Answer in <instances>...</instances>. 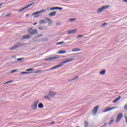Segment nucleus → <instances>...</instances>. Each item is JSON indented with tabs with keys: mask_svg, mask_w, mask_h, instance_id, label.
I'll use <instances>...</instances> for the list:
<instances>
[{
	"mask_svg": "<svg viewBox=\"0 0 127 127\" xmlns=\"http://www.w3.org/2000/svg\"><path fill=\"white\" fill-rule=\"evenodd\" d=\"M28 32L30 35H33L34 34H38V32L36 29H33L31 28H29L28 29Z\"/></svg>",
	"mask_w": 127,
	"mask_h": 127,
	"instance_id": "nucleus-1",
	"label": "nucleus"
},
{
	"mask_svg": "<svg viewBox=\"0 0 127 127\" xmlns=\"http://www.w3.org/2000/svg\"><path fill=\"white\" fill-rule=\"evenodd\" d=\"M23 44L21 43V42H19L16 44H15L13 47H11L10 48V50H14V49H16L18 47H19L20 46H22Z\"/></svg>",
	"mask_w": 127,
	"mask_h": 127,
	"instance_id": "nucleus-2",
	"label": "nucleus"
},
{
	"mask_svg": "<svg viewBox=\"0 0 127 127\" xmlns=\"http://www.w3.org/2000/svg\"><path fill=\"white\" fill-rule=\"evenodd\" d=\"M123 117H124V114L123 113H119L118 115H117V117H116V123H119L122 119H123Z\"/></svg>",
	"mask_w": 127,
	"mask_h": 127,
	"instance_id": "nucleus-3",
	"label": "nucleus"
},
{
	"mask_svg": "<svg viewBox=\"0 0 127 127\" xmlns=\"http://www.w3.org/2000/svg\"><path fill=\"white\" fill-rule=\"evenodd\" d=\"M108 7H110V5H105L99 8L97 10V13H100V12H102V11H103L104 9H106V8H108Z\"/></svg>",
	"mask_w": 127,
	"mask_h": 127,
	"instance_id": "nucleus-4",
	"label": "nucleus"
},
{
	"mask_svg": "<svg viewBox=\"0 0 127 127\" xmlns=\"http://www.w3.org/2000/svg\"><path fill=\"white\" fill-rule=\"evenodd\" d=\"M34 3H35V2H32L29 4H28L27 6H26L25 7L22 8V9H20L18 11V12H21V11L24 10V9H26V8H28V7H30V6H31V5H33V4H34Z\"/></svg>",
	"mask_w": 127,
	"mask_h": 127,
	"instance_id": "nucleus-5",
	"label": "nucleus"
},
{
	"mask_svg": "<svg viewBox=\"0 0 127 127\" xmlns=\"http://www.w3.org/2000/svg\"><path fill=\"white\" fill-rule=\"evenodd\" d=\"M59 56H56L55 57H51L45 59V61H50L51 60H54L55 59H58Z\"/></svg>",
	"mask_w": 127,
	"mask_h": 127,
	"instance_id": "nucleus-6",
	"label": "nucleus"
},
{
	"mask_svg": "<svg viewBox=\"0 0 127 127\" xmlns=\"http://www.w3.org/2000/svg\"><path fill=\"white\" fill-rule=\"evenodd\" d=\"M98 110H99V106H96L93 110L92 112V114L93 116H96L97 112H98Z\"/></svg>",
	"mask_w": 127,
	"mask_h": 127,
	"instance_id": "nucleus-7",
	"label": "nucleus"
},
{
	"mask_svg": "<svg viewBox=\"0 0 127 127\" xmlns=\"http://www.w3.org/2000/svg\"><path fill=\"white\" fill-rule=\"evenodd\" d=\"M114 109H117V107H112L111 108H110V107H108L105 108L103 110V113H106L107 112H110V111H112V110H114Z\"/></svg>",
	"mask_w": 127,
	"mask_h": 127,
	"instance_id": "nucleus-8",
	"label": "nucleus"
},
{
	"mask_svg": "<svg viewBox=\"0 0 127 127\" xmlns=\"http://www.w3.org/2000/svg\"><path fill=\"white\" fill-rule=\"evenodd\" d=\"M39 103V101H37L35 102L34 104H33L31 106V108L33 110H36V108H37V105H38V103Z\"/></svg>",
	"mask_w": 127,
	"mask_h": 127,
	"instance_id": "nucleus-9",
	"label": "nucleus"
},
{
	"mask_svg": "<svg viewBox=\"0 0 127 127\" xmlns=\"http://www.w3.org/2000/svg\"><path fill=\"white\" fill-rule=\"evenodd\" d=\"M73 61V59H67L65 61H64L63 62H62V63H61V64H62V66H63L64 64H65V63H69V62H71Z\"/></svg>",
	"mask_w": 127,
	"mask_h": 127,
	"instance_id": "nucleus-10",
	"label": "nucleus"
},
{
	"mask_svg": "<svg viewBox=\"0 0 127 127\" xmlns=\"http://www.w3.org/2000/svg\"><path fill=\"white\" fill-rule=\"evenodd\" d=\"M29 37H30V35H27L23 36L22 37L20 38V39L22 41L24 39H28Z\"/></svg>",
	"mask_w": 127,
	"mask_h": 127,
	"instance_id": "nucleus-11",
	"label": "nucleus"
},
{
	"mask_svg": "<svg viewBox=\"0 0 127 127\" xmlns=\"http://www.w3.org/2000/svg\"><path fill=\"white\" fill-rule=\"evenodd\" d=\"M77 31V29H75L73 30H70L67 31V34H73V33H75Z\"/></svg>",
	"mask_w": 127,
	"mask_h": 127,
	"instance_id": "nucleus-12",
	"label": "nucleus"
},
{
	"mask_svg": "<svg viewBox=\"0 0 127 127\" xmlns=\"http://www.w3.org/2000/svg\"><path fill=\"white\" fill-rule=\"evenodd\" d=\"M44 11H46V10L43 9V10H41L40 11H38L33 13L32 14H33V15H34L35 14H38L39 13H41V12H44Z\"/></svg>",
	"mask_w": 127,
	"mask_h": 127,
	"instance_id": "nucleus-13",
	"label": "nucleus"
},
{
	"mask_svg": "<svg viewBox=\"0 0 127 127\" xmlns=\"http://www.w3.org/2000/svg\"><path fill=\"white\" fill-rule=\"evenodd\" d=\"M121 96H119V97L116 98L115 100H114L113 101V104H115V103H117V102H119V101H120L121 100Z\"/></svg>",
	"mask_w": 127,
	"mask_h": 127,
	"instance_id": "nucleus-14",
	"label": "nucleus"
},
{
	"mask_svg": "<svg viewBox=\"0 0 127 127\" xmlns=\"http://www.w3.org/2000/svg\"><path fill=\"white\" fill-rule=\"evenodd\" d=\"M56 95V93L53 92V91H49V96H50V97H54Z\"/></svg>",
	"mask_w": 127,
	"mask_h": 127,
	"instance_id": "nucleus-15",
	"label": "nucleus"
},
{
	"mask_svg": "<svg viewBox=\"0 0 127 127\" xmlns=\"http://www.w3.org/2000/svg\"><path fill=\"white\" fill-rule=\"evenodd\" d=\"M55 15H56V12L55 11H53L49 14V16H50V17L55 16Z\"/></svg>",
	"mask_w": 127,
	"mask_h": 127,
	"instance_id": "nucleus-16",
	"label": "nucleus"
},
{
	"mask_svg": "<svg viewBox=\"0 0 127 127\" xmlns=\"http://www.w3.org/2000/svg\"><path fill=\"white\" fill-rule=\"evenodd\" d=\"M45 20L48 21L49 24H50V25L52 24L53 22H52V21L51 20V19H49V18H47V17H45Z\"/></svg>",
	"mask_w": 127,
	"mask_h": 127,
	"instance_id": "nucleus-17",
	"label": "nucleus"
},
{
	"mask_svg": "<svg viewBox=\"0 0 127 127\" xmlns=\"http://www.w3.org/2000/svg\"><path fill=\"white\" fill-rule=\"evenodd\" d=\"M62 66V64H60L59 65L51 67V70H53L54 69H56V68H59V67H61Z\"/></svg>",
	"mask_w": 127,
	"mask_h": 127,
	"instance_id": "nucleus-18",
	"label": "nucleus"
},
{
	"mask_svg": "<svg viewBox=\"0 0 127 127\" xmlns=\"http://www.w3.org/2000/svg\"><path fill=\"white\" fill-rule=\"evenodd\" d=\"M72 51L73 52H77L78 51H81V49H77V48H74L73 49H72Z\"/></svg>",
	"mask_w": 127,
	"mask_h": 127,
	"instance_id": "nucleus-19",
	"label": "nucleus"
},
{
	"mask_svg": "<svg viewBox=\"0 0 127 127\" xmlns=\"http://www.w3.org/2000/svg\"><path fill=\"white\" fill-rule=\"evenodd\" d=\"M64 53H66V51L62 50L60 51L58 53V54H64Z\"/></svg>",
	"mask_w": 127,
	"mask_h": 127,
	"instance_id": "nucleus-20",
	"label": "nucleus"
},
{
	"mask_svg": "<svg viewBox=\"0 0 127 127\" xmlns=\"http://www.w3.org/2000/svg\"><path fill=\"white\" fill-rule=\"evenodd\" d=\"M38 107V108H39V109H42V108H43L44 106H43V104L39 103Z\"/></svg>",
	"mask_w": 127,
	"mask_h": 127,
	"instance_id": "nucleus-21",
	"label": "nucleus"
},
{
	"mask_svg": "<svg viewBox=\"0 0 127 127\" xmlns=\"http://www.w3.org/2000/svg\"><path fill=\"white\" fill-rule=\"evenodd\" d=\"M106 73L105 70H102L100 72V75H105V73Z\"/></svg>",
	"mask_w": 127,
	"mask_h": 127,
	"instance_id": "nucleus-22",
	"label": "nucleus"
},
{
	"mask_svg": "<svg viewBox=\"0 0 127 127\" xmlns=\"http://www.w3.org/2000/svg\"><path fill=\"white\" fill-rule=\"evenodd\" d=\"M44 99L48 100V101H51V99H50V98H49V97H48L47 96H44Z\"/></svg>",
	"mask_w": 127,
	"mask_h": 127,
	"instance_id": "nucleus-23",
	"label": "nucleus"
},
{
	"mask_svg": "<svg viewBox=\"0 0 127 127\" xmlns=\"http://www.w3.org/2000/svg\"><path fill=\"white\" fill-rule=\"evenodd\" d=\"M75 20H76V18H70L69 19V21H70V22H73V21H75Z\"/></svg>",
	"mask_w": 127,
	"mask_h": 127,
	"instance_id": "nucleus-24",
	"label": "nucleus"
},
{
	"mask_svg": "<svg viewBox=\"0 0 127 127\" xmlns=\"http://www.w3.org/2000/svg\"><path fill=\"white\" fill-rule=\"evenodd\" d=\"M89 126V123H88V122H84V127H88Z\"/></svg>",
	"mask_w": 127,
	"mask_h": 127,
	"instance_id": "nucleus-25",
	"label": "nucleus"
},
{
	"mask_svg": "<svg viewBox=\"0 0 127 127\" xmlns=\"http://www.w3.org/2000/svg\"><path fill=\"white\" fill-rule=\"evenodd\" d=\"M57 9V7H53L50 8V10H55Z\"/></svg>",
	"mask_w": 127,
	"mask_h": 127,
	"instance_id": "nucleus-26",
	"label": "nucleus"
},
{
	"mask_svg": "<svg viewBox=\"0 0 127 127\" xmlns=\"http://www.w3.org/2000/svg\"><path fill=\"white\" fill-rule=\"evenodd\" d=\"M39 22L41 23V24H43V23L45 22V20H40Z\"/></svg>",
	"mask_w": 127,
	"mask_h": 127,
	"instance_id": "nucleus-27",
	"label": "nucleus"
},
{
	"mask_svg": "<svg viewBox=\"0 0 127 127\" xmlns=\"http://www.w3.org/2000/svg\"><path fill=\"white\" fill-rule=\"evenodd\" d=\"M64 43V42H58L57 43V45H61V44H63Z\"/></svg>",
	"mask_w": 127,
	"mask_h": 127,
	"instance_id": "nucleus-28",
	"label": "nucleus"
},
{
	"mask_svg": "<svg viewBox=\"0 0 127 127\" xmlns=\"http://www.w3.org/2000/svg\"><path fill=\"white\" fill-rule=\"evenodd\" d=\"M13 82V80H9L8 81H7L6 82H5V83H4V85H5V84H9L10 83H12Z\"/></svg>",
	"mask_w": 127,
	"mask_h": 127,
	"instance_id": "nucleus-29",
	"label": "nucleus"
},
{
	"mask_svg": "<svg viewBox=\"0 0 127 127\" xmlns=\"http://www.w3.org/2000/svg\"><path fill=\"white\" fill-rule=\"evenodd\" d=\"M39 29H40V30H44V27L40 26L39 27Z\"/></svg>",
	"mask_w": 127,
	"mask_h": 127,
	"instance_id": "nucleus-30",
	"label": "nucleus"
},
{
	"mask_svg": "<svg viewBox=\"0 0 127 127\" xmlns=\"http://www.w3.org/2000/svg\"><path fill=\"white\" fill-rule=\"evenodd\" d=\"M82 37H84V36H83V35H79L76 37V38H82Z\"/></svg>",
	"mask_w": 127,
	"mask_h": 127,
	"instance_id": "nucleus-31",
	"label": "nucleus"
},
{
	"mask_svg": "<svg viewBox=\"0 0 127 127\" xmlns=\"http://www.w3.org/2000/svg\"><path fill=\"white\" fill-rule=\"evenodd\" d=\"M21 74H29V72L27 71H22L21 72Z\"/></svg>",
	"mask_w": 127,
	"mask_h": 127,
	"instance_id": "nucleus-32",
	"label": "nucleus"
},
{
	"mask_svg": "<svg viewBox=\"0 0 127 127\" xmlns=\"http://www.w3.org/2000/svg\"><path fill=\"white\" fill-rule=\"evenodd\" d=\"M114 122H115V121H114V120H112L110 121V122L109 123V126H111V125H112V124L113 123H114Z\"/></svg>",
	"mask_w": 127,
	"mask_h": 127,
	"instance_id": "nucleus-33",
	"label": "nucleus"
},
{
	"mask_svg": "<svg viewBox=\"0 0 127 127\" xmlns=\"http://www.w3.org/2000/svg\"><path fill=\"white\" fill-rule=\"evenodd\" d=\"M57 9H59V10H62V9H63V8L60 7H57Z\"/></svg>",
	"mask_w": 127,
	"mask_h": 127,
	"instance_id": "nucleus-34",
	"label": "nucleus"
},
{
	"mask_svg": "<svg viewBox=\"0 0 127 127\" xmlns=\"http://www.w3.org/2000/svg\"><path fill=\"white\" fill-rule=\"evenodd\" d=\"M78 76H76L74 78L71 79L70 81H74V80H76V79H78Z\"/></svg>",
	"mask_w": 127,
	"mask_h": 127,
	"instance_id": "nucleus-35",
	"label": "nucleus"
},
{
	"mask_svg": "<svg viewBox=\"0 0 127 127\" xmlns=\"http://www.w3.org/2000/svg\"><path fill=\"white\" fill-rule=\"evenodd\" d=\"M106 25H108V23H104L102 25V26H106Z\"/></svg>",
	"mask_w": 127,
	"mask_h": 127,
	"instance_id": "nucleus-36",
	"label": "nucleus"
},
{
	"mask_svg": "<svg viewBox=\"0 0 127 127\" xmlns=\"http://www.w3.org/2000/svg\"><path fill=\"white\" fill-rule=\"evenodd\" d=\"M23 59H24L23 58H19L17 60V61H21L23 60Z\"/></svg>",
	"mask_w": 127,
	"mask_h": 127,
	"instance_id": "nucleus-37",
	"label": "nucleus"
},
{
	"mask_svg": "<svg viewBox=\"0 0 127 127\" xmlns=\"http://www.w3.org/2000/svg\"><path fill=\"white\" fill-rule=\"evenodd\" d=\"M124 110H126V111H127V104L125 105L124 106Z\"/></svg>",
	"mask_w": 127,
	"mask_h": 127,
	"instance_id": "nucleus-38",
	"label": "nucleus"
},
{
	"mask_svg": "<svg viewBox=\"0 0 127 127\" xmlns=\"http://www.w3.org/2000/svg\"><path fill=\"white\" fill-rule=\"evenodd\" d=\"M26 71H33V68L27 69Z\"/></svg>",
	"mask_w": 127,
	"mask_h": 127,
	"instance_id": "nucleus-39",
	"label": "nucleus"
},
{
	"mask_svg": "<svg viewBox=\"0 0 127 127\" xmlns=\"http://www.w3.org/2000/svg\"><path fill=\"white\" fill-rule=\"evenodd\" d=\"M16 69L12 70L11 73H15V72H16Z\"/></svg>",
	"mask_w": 127,
	"mask_h": 127,
	"instance_id": "nucleus-40",
	"label": "nucleus"
},
{
	"mask_svg": "<svg viewBox=\"0 0 127 127\" xmlns=\"http://www.w3.org/2000/svg\"><path fill=\"white\" fill-rule=\"evenodd\" d=\"M125 121H126V124H127V117L125 116Z\"/></svg>",
	"mask_w": 127,
	"mask_h": 127,
	"instance_id": "nucleus-41",
	"label": "nucleus"
},
{
	"mask_svg": "<svg viewBox=\"0 0 127 127\" xmlns=\"http://www.w3.org/2000/svg\"><path fill=\"white\" fill-rule=\"evenodd\" d=\"M42 34H40L39 35H38V37H41L42 36Z\"/></svg>",
	"mask_w": 127,
	"mask_h": 127,
	"instance_id": "nucleus-42",
	"label": "nucleus"
},
{
	"mask_svg": "<svg viewBox=\"0 0 127 127\" xmlns=\"http://www.w3.org/2000/svg\"><path fill=\"white\" fill-rule=\"evenodd\" d=\"M51 68H48V69H47L46 70V71H51Z\"/></svg>",
	"mask_w": 127,
	"mask_h": 127,
	"instance_id": "nucleus-43",
	"label": "nucleus"
},
{
	"mask_svg": "<svg viewBox=\"0 0 127 127\" xmlns=\"http://www.w3.org/2000/svg\"><path fill=\"white\" fill-rule=\"evenodd\" d=\"M38 16H39V15H36L34 16V17H35V18H37V17H38Z\"/></svg>",
	"mask_w": 127,
	"mask_h": 127,
	"instance_id": "nucleus-44",
	"label": "nucleus"
},
{
	"mask_svg": "<svg viewBox=\"0 0 127 127\" xmlns=\"http://www.w3.org/2000/svg\"><path fill=\"white\" fill-rule=\"evenodd\" d=\"M56 24H57V25H61V23H59V22L57 23Z\"/></svg>",
	"mask_w": 127,
	"mask_h": 127,
	"instance_id": "nucleus-45",
	"label": "nucleus"
},
{
	"mask_svg": "<svg viewBox=\"0 0 127 127\" xmlns=\"http://www.w3.org/2000/svg\"><path fill=\"white\" fill-rule=\"evenodd\" d=\"M50 124L51 125H53V124H55V122H52Z\"/></svg>",
	"mask_w": 127,
	"mask_h": 127,
	"instance_id": "nucleus-46",
	"label": "nucleus"
},
{
	"mask_svg": "<svg viewBox=\"0 0 127 127\" xmlns=\"http://www.w3.org/2000/svg\"><path fill=\"white\" fill-rule=\"evenodd\" d=\"M3 4V2H1L0 3V6H1V5Z\"/></svg>",
	"mask_w": 127,
	"mask_h": 127,
	"instance_id": "nucleus-47",
	"label": "nucleus"
},
{
	"mask_svg": "<svg viewBox=\"0 0 127 127\" xmlns=\"http://www.w3.org/2000/svg\"><path fill=\"white\" fill-rule=\"evenodd\" d=\"M9 15H10V13H9L7 15H6V16L7 17V16H9Z\"/></svg>",
	"mask_w": 127,
	"mask_h": 127,
	"instance_id": "nucleus-48",
	"label": "nucleus"
},
{
	"mask_svg": "<svg viewBox=\"0 0 127 127\" xmlns=\"http://www.w3.org/2000/svg\"><path fill=\"white\" fill-rule=\"evenodd\" d=\"M36 24H37V22H35L33 24V25H36Z\"/></svg>",
	"mask_w": 127,
	"mask_h": 127,
	"instance_id": "nucleus-49",
	"label": "nucleus"
},
{
	"mask_svg": "<svg viewBox=\"0 0 127 127\" xmlns=\"http://www.w3.org/2000/svg\"><path fill=\"white\" fill-rule=\"evenodd\" d=\"M123 1H124V2H127V0H124Z\"/></svg>",
	"mask_w": 127,
	"mask_h": 127,
	"instance_id": "nucleus-50",
	"label": "nucleus"
},
{
	"mask_svg": "<svg viewBox=\"0 0 127 127\" xmlns=\"http://www.w3.org/2000/svg\"><path fill=\"white\" fill-rule=\"evenodd\" d=\"M26 16H29V14H26Z\"/></svg>",
	"mask_w": 127,
	"mask_h": 127,
	"instance_id": "nucleus-51",
	"label": "nucleus"
},
{
	"mask_svg": "<svg viewBox=\"0 0 127 127\" xmlns=\"http://www.w3.org/2000/svg\"><path fill=\"white\" fill-rule=\"evenodd\" d=\"M36 73H38V71H36Z\"/></svg>",
	"mask_w": 127,
	"mask_h": 127,
	"instance_id": "nucleus-52",
	"label": "nucleus"
}]
</instances>
